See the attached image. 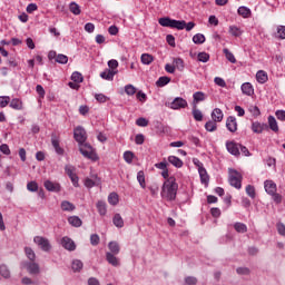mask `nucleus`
Instances as JSON below:
<instances>
[{
	"label": "nucleus",
	"instance_id": "1",
	"mask_svg": "<svg viewBox=\"0 0 285 285\" xmlns=\"http://www.w3.org/2000/svg\"><path fill=\"white\" fill-rule=\"evenodd\" d=\"M177 190H179L177 178H175V176H170L164 181L160 196L167 202H175V199H177Z\"/></svg>",
	"mask_w": 285,
	"mask_h": 285
},
{
	"label": "nucleus",
	"instance_id": "2",
	"mask_svg": "<svg viewBox=\"0 0 285 285\" xmlns=\"http://www.w3.org/2000/svg\"><path fill=\"white\" fill-rule=\"evenodd\" d=\"M158 23L163 26V28H176V30H184L186 28V21L173 20L170 18H160Z\"/></svg>",
	"mask_w": 285,
	"mask_h": 285
},
{
	"label": "nucleus",
	"instance_id": "3",
	"mask_svg": "<svg viewBox=\"0 0 285 285\" xmlns=\"http://www.w3.org/2000/svg\"><path fill=\"white\" fill-rule=\"evenodd\" d=\"M79 150L82 156H85L87 159H91V161H97L99 159V156H97V153L92 146L88 145L87 142L80 144Z\"/></svg>",
	"mask_w": 285,
	"mask_h": 285
},
{
	"label": "nucleus",
	"instance_id": "4",
	"mask_svg": "<svg viewBox=\"0 0 285 285\" xmlns=\"http://www.w3.org/2000/svg\"><path fill=\"white\" fill-rule=\"evenodd\" d=\"M229 184L237 190L242 188V174L239 171L232 169L229 171Z\"/></svg>",
	"mask_w": 285,
	"mask_h": 285
},
{
	"label": "nucleus",
	"instance_id": "5",
	"mask_svg": "<svg viewBox=\"0 0 285 285\" xmlns=\"http://www.w3.org/2000/svg\"><path fill=\"white\" fill-rule=\"evenodd\" d=\"M35 244L41 248L45 253H49V250L52 248V245H50V240L43 236H36L33 238Z\"/></svg>",
	"mask_w": 285,
	"mask_h": 285
},
{
	"label": "nucleus",
	"instance_id": "6",
	"mask_svg": "<svg viewBox=\"0 0 285 285\" xmlns=\"http://www.w3.org/2000/svg\"><path fill=\"white\" fill-rule=\"evenodd\" d=\"M73 138L76 139V141L81 145V144H86V139H88V135L86 134V129H83V127L78 126L75 128L73 130Z\"/></svg>",
	"mask_w": 285,
	"mask_h": 285
},
{
	"label": "nucleus",
	"instance_id": "7",
	"mask_svg": "<svg viewBox=\"0 0 285 285\" xmlns=\"http://www.w3.org/2000/svg\"><path fill=\"white\" fill-rule=\"evenodd\" d=\"M169 108H171V110H181V108H188V101L181 97H177L170 102Z\"/></svg>",
	"mask_w": 285,
	"mask_h": 285
},
{
	"label": "nucleus",
	"instance_id": "8",
	"mask_svg": "<svg viewBox=\"0 0 285 285\" xmlns=\"http://www.w3.org/2000/svg\"><path fill=\"white\" fill-rule=\"evenodd\" d=\"M239 148H240V144H237L233 140L232 141L230 140L226 141L227 153H229L230 155H234V157H239V155H240Z\"/></svg>",
	"mask_w": 285,
	"mask_h": 285
},
{
	"label": "nucleus",
	"instance_id": "9",
	"mask_svg": "<svg viewBox=\"0 0 285 285\" xmlns=\"http://www.w3.org/2000/svg\"><path fill=\"white\" fill-rule=\"evenodd\" d=\"M43 186L46 190H49V193H60L61 191V185L59 183H55L52 180H45Z\"/></svg>",
	"mask_w": 285,
	"mask_h": 285
},
{
	"label": "nucleus",
	"instance_id": "10",
	"mask_svg": "<svg viewBox=\"0 0 285 285\" xmlns=\"http://www.w3.org/2000/svg\"><path fill=\"white\" fill-rule=\"evenodd\" d=\"M61 246L65 247L66 250H76L77 249V245L75 244V240H72L68 236H65L61 238Z\"/></svg>",
	"mask_w": 285,
	"mask_h": 285
},
{
	"label": "nucleus",
	"instance_id": "11",
	"mask_svg": "<svg viewBox=\"0 0 285 285\" xmlns=\"http://www.w3.org/2000/svg\"><path fill=\"white\" fill-rule=\"evenodd\" d=\"M226 128L229 132H237V118H235V116L227 117Z\"/></svg>",
	"mask_w": 285,
	"mask_h": 285
},
{
	"label": "nucleus",
	"instance_id": "12",
	"mask_svg": "<svg viewBox=\"0 0 285 285\" xmlns=\"http://www.w3.org/2000/svg\"><path fill=\"white\" fill-rule=\"evenodd\" d=\"M101 184V178H98L97 175H92L91 178L85 179L86 188H94V186H99Z\"/></svg>",
	"mask_w": 285,
	"mask_h": 285
},
{
	"label": "nucleus",
	"instance_id": "13",
	"mask_svg": "<svg viewBox=\"0 0 285 285\" xmlns=\"http://www.w3.org/2000/svg\"><path fill=\"white\" fill-rule=\"evenodd\" d=\"M264 188L267 195H275V193H277V184L273 180H266L264 183Z\"/></svg>",
	"mask_w": 285,
	"mask_h": 285
},
{
	"label": "nucleus",
	"instance_id": "14",
	"mask_svg": "<svg viewBox=\"0 0 285 285\" xmlns=\"http://www.w3.org/2000/svg\"><path fill=\"white\" fill-rule=\"evenodd\" d=\"M240 90L243 95H246L247 97H253V95H255V88H253L250 82L243 83Z\"/></svg>",
	"mask_w": 285,
	"mask_h": 285
},
{
	"label": "nucleus",
	"instance_id": "15",
	"mask_svg": "<svg viewBox=\"0 0 285 285\" xmlns=\"http://www.w3.org/2000/svg\"><path fill=\"white\" fill-rule=\"evenodd\" d=\"M212 119L218 124L222 122L224 120V111H222L219 108H215L212 111Z\"/></svg>",
	"mask_w": 285,
	"mask_h": 285
},
{
	"label": "nucleus",
	"instance_id": "16",
	"mask_svg": "<svg viewBox=\"0 0 285 285\" xmlns=\"http://www.w3.org/2000/svg\"><path fill=\"white\" fill-rule=\"evenodd\" d=\"M167 161H169L171 166H175V168H181L184 166V160L177 156H169Z\"/></svg>",
	"mask_w": 285,
	"mask_h": 285
},
{
	"label": "nucleus",
	"instance_id": "17",
	"mask_svg": "<svg viewBox=\"0 0 285 285\" xmlns=\"http://www.w3.org/2000/svg\"><path fill=\"white\" fill-rule=\"evenodd\" d=\"M9 106L13 110H23V102L19 98H13L9 101Z\"/></svg>",
	"mask_w": 285,
	"mask_h": 285
},
{
	"label": "nucleus",
	"instance_id": "18",
	"mask_svg": "<svg viewBox=\"0 0 285 285\" xmlns=\"http://www.w3.org/2000/svg\"><path fill=\"white\" fill-rule=\"evenodd\" d=\"M115 75H117V72L110 70V69H106L105 71H102L100 73L101 79H105L106 81H112V79H115Z\"/></svg>",
	"mask_w": 285,
	"mask_h": 285
},
{
	"label": "nucleus",
	"instance_id": "19",
	"mask_svg": "<svg viewBox=\"0 0 285 285\" xmlns=\"http://www.w3.org/2000/svg\"><path fill=\"white\" fill-rule=\"evenodd\" d=\"M115 255L116 254L107 252L106 259H107L108 264H111V266H119V258H117Z\"/></svg>",
	"mask_w": 285,
	"mask_h": 285
},
{
	"label": "nucleus",
	"instance_id": "20",
	"mask_svg": "<svg viewBox=\"0 0 285 285\" xmlns=\"http://www.w3.org/2000/svg\"><path fill=\"white\" fill-rule=\"evenodd\" d=\"M108 248H109V253H111V255H119L121 247L119 246V243L117 242H110L108 244Z\"/></svg>",
	"mask_w": 285,
	"mask_h": 285
},
{
	"label": "nucleus",
	"instance_id": "21",
	"mask_svg": "<svg viewBox=\"0 0 285 285\" xmlns=\"http://www.w3.org/2000/svg\"><path fill=\"white\" fill-rule=\"evenodd\" d=\"M61 210H63L65 213H72V210H75V204L68 202V200H63L60 205Z\"/></svg>",
	"mask_w": 285,
	"mask_h": 285
},
{
	"label": "nucleus",
	"instance_id": "22",
	"mask_svg": "<svg viewBox=\"0 0 285 285\" xmlns=\"http://www.w3.org/2000/svg\"><path fill=\"white\" fill-rule=\"evenodd\" d=\"M96 208H97L99 215H101L102 217L106 215V213H108V207L106 205V202H104V200H99L96 205Z\"/></svg>",
	"mask_w": 285,
	"mask_h": 285
},
{
	"label": "nucleus",
	"instance_id": "23",
	"mask_svg": "<svg viewBox=\"0 0 285 285\" xmlns=\"http://www.w3.org/2000/svg\"><path fill=\"white\" fill-rule=\"evenodd\" d=\"M140 61L141 63H144V66H150V63L155 61V57H153V55L150 53H142L140 57Z\"/></svg>",
	"mask_w": 285,
	"mask_h": 285
},
{
	"label": "nucleus",
	"instance_id": "24",
	"mask_svg": "<svg viewBox=\"0 0 285 285\" xmlns=\"http://www.w3.org/2000/svg\"><path fill=\"white\" fill-rule=\"evenodd\" d=\"M256 81H258V83H266V81H268V73L264 70L257 71Z\"/></svg>",
	"mask_w": 285,
	"mask_h": 285
},
{
	"label": "nucleus",
	"instance_id": "25",
	"mask_svg": "<svg viewBox=\"0 0 285 285\" xmlns=\"http://www.w3.org/2000/svg\"><path fill=\"white\" fill-rule=\"evenodd\" d=\"M112 224L116 228H124V218L121 217V214L114 215Z\"/></svg>",
	"mask_w": 285,
	"mask_h": 285
},
{
	"label": "nucleus",
	"instance_id": "26",
	"mask_svg": "<svg viewBox=\"0 0 285 285\" xmlns=\"http://www.w3.org/2000/svg\"><path fill=\"white\" fill-rule=\"evenodd\" d=\"M32 263H29L27 268L30 275H39V264L35 263V261H31Z\"/></svg>",
	"mask_w": 285,
	"mask_h": 285
},
{
	"label": "nucleus",
	"instance_id": "27",
	"mask_svg": "<svg viewBox=\"0 0 285 285\" xmlns=\"http://www.w3.org/2000/svg\"><path fill=\"white\" fill-rule=\"evenodd\" d=\"M238 14H239V17H243V19H248V18H250L252 11L247 7H239Z\"/></svg>",
	"mask_w": 285,
	"mask_h": 285
},
{
	"label": "nucleus",
	"instance_id": "28",
	"mask_svg": "<svg viewBox=\"0 0 285 285\" xmlns=\"http://www.w3.org/2000/svg\"><path fill=\"white\" fill-rule=\"evenodd\" d=\"M51 144H52L57 155H63V148H61V146H59V139H57V137L52 136Z\"/></svg>",
	"mask_w": 285,
	"mask_h": 285
},
{
	"label": "nucleus",
	"instance_id": "29",
	"mask_svg": "<svg viewBox=\"0 0 285 285\" xmlns=\"http://www.w3.org/2000/svg\"><path fill=\"white\" fill-rule=\"evenodd\" d=\"M268 124H269V128H271V130H273V132H279V126L277 125V120L275 119V117L269 116Z\"/></svg>",
	"mask_w": 285,
	"mask_h": 285
},
{
	"label": "nucleus",
	"instance_id": "30",
	"mask_svg": "<svg viewBox=\"0 0 285 285\" xmlns=\"http://www.w3.org/2000/svg\"><path fill=\"white\" fill-rule=\"evenodd\" d=\"M194 104H199V101H206V94L203 91H196L193 95Z\"/></svg>",
	"mask_w": 285,
	"mask_h": 285
},
{
	"label": "nucleus",
	"instance_id": "31",
	"mask_svg": "<svg viewBox=\"0 0 285 285\" xmlns=\"http://www.w3.org/2000/svg\"><path fill=\"white\" fill-rule=\"evenodd\" d=\"M68 223L71 226H75L76 228H79L81 226V224H82L81 218H79V216H70L68 218Z\"/></svg>",
	"mask_w": 285,
	"mask_h": 285
},
{
	"label": "nucleus",
	"instance_id": "32",
	"mask_svg": "<svg viewBox=\"0 0 285 285\" xmlns=\"http://www.w3.org/2000/svg\"><path fill=\"white\" fill-rule=\"evenodd\" d=\"M199 176H200V181L202 184H208V173L206 171V168L199 167L198 169Z\"/></svg>",
	"mask_w": 285,
	"mask_h": 285
},
{
	"label": "nucleus",
	"instance_id": "33",
	"mask_svg": "<svg viewBox=\"0 0 285 285\" xmlns=\"http://www.w3.org/2000/svg\"><path fill=\"white\" fill-rule=\"evenodd\" d=\"M205 129L207 132H215L217 130V121L215 120H209L205 124Z\"/></svg>",
	"mask_w": 285,
	"mask_h": 285
},
{
	"label": "nucleus",
	"instance_id": "34",
	"mask_svg": "<svg viewBox=\"0 0 285 285\" xmlns=\"http://www.w3.org/2000/svg\"><path fill=\"white\" fill-rule=\"evenodd\" d=\"M69 10L72 14L79 16L81 14V7L77 2H71L69 4Z\"/></svg>",
	"mask_w": 285,
	"mask_h": 285
},
{
	"label": "nucleus",
	"instance_id": "35",
	"mask_svg": "<svg viewBox=\"0 0 285 285\" xmlns=\"http://www.w3.org/2000/svg\"><path fill=\"white\" fill-rule=\"evenodd\" d=\"M168 83H170V78L163 76L160 77L157 81H156V86L158 88H164V86H168Z\"/></svg>",
	"mask_w": 285,
	"mask_h": 285
},
{
	"label": "nucleus",
	"instance_id": "36",
	"mask_svg": "<svg viewBox=\"0 0 285 285\" xmlns=\"http://www.w3.org/2000/svg\"><path fill=\"white\" fill-rule=\"evenodd\" d=\"M108 203L111 206H117V204H119V195L117 193H111L108 196Z\"/></svg>",
	"mask_w": 285,
	"mask_h": 285
},
{
	"label": "nucleus",
	"instance_id": "37",
	"mask_svg": "<svg viewBox=\"0 0 285 285\" xmlns=\"http://www.w3.org/2000/svg\"><path fill=\"white\" fill-rule=\"evenodd\" d=\"M234 228H235L236 233H247L248 232V227L244 223L234 224Z\"/></svg>",
	"mask_w": 285,
	"mask_h": 285
},
{
	"label": "nucleus",
	"instance_id": "38",
	"mask_svg": "<svg viewBox=\"0 0 285 285\" xmlns=\"http://www.w3.org/2000/svg\"><path fill=\"white\" fill-rule=\"evenodd\" d=\"M137 181L142 188H146V175L144 174V170L137 173Z\"/></svg>",
	"mask_w": 285,
	"mask_h": 285
},
{
	"label": "nucleus",
	"instance_id": "39",
	"mask_svg": "<svg viewBox=\"0 0 285 285\" xmlns=\"http://www.w3.org/2000/svg\"><path fill=\"white\" fill-rule=\"evenodd\" d=\"M71 268L75 273H79L83 268V263L80 259H76L72 262Z\"/></svg>",
	"mask_w": 285,
	"mask_h": 285
},
{
	"label": "nucleus",
	"instance_id": "40",
	"mask_svg": "<svg viewBox=\"0 0 285 285\" xmlns=\"http://www.w3.org/2000/svg\"><path fill=\"white\" fill-rule=\"evenodd\" d=\"M223 52L227 61H229L230 63H237V59H235V55H233V52H230L228 49H224Z\"/></svg>",
	"mask_w": 285,
	"mask_h": 285
},
{
	"label": "nucleus",
	"instance_id": "41",
	"mask_svg": "<svg viewBox=\"0 0 285 285\" xmlns=\"http://www.w3.org/2000/svg\"><path fill=\"white\" fill-rule=\"evenodd\" d=\"M0 275L4 277V279L10 278V269L7 265H0Z\"/></svg>",
	"mask_w": 285,
	"mask_h": 285
},
{
	"label": "nucleus",
	"instance_id": "42",
	"mask_svg": "<svg viewBox=\"0 0 285 285\" xmlns=\"http://www.w3.org/2000/svg\"><path fill=\"white\" fill-rule=\"evenodd\" d=\"M229 35H232V37H242V29H239L237 26H230Z\"/></svg>",
	"mask_w": 285,
	"mask_h": 285
},
{
	"label": "nucleus",
	"instance_id": "43",
	"mask_svg": "<svg viewBox=\"0 0 285 285\" xmlns=\"http://www.w3.org/2000/svg\"><path fill=\"white\" fill-rule=\"evenodd\" d=\"M252 130H253V132H256L257 135H259V134L264 132V126H262V124H259L257 121L253 122Z\"/></svg>",
	"mask_w": 285,
	"mask_h": 285
},
{
	"label": "nucleus",
	"instance_id": "44",
	"mask_svg": "<svg viewBox=\"0 0 285 285\" xmlns=\"http://www.w3.org/2000/svg\"><path fill=\"white\" fill-rule=\"evenodd\" d=\"M193 117L195 121H203L204 120V114H202V110L194 108L193 109Z\"/></svg>",
	"mask_w": 285,
	"mask_h": 285
},
{
	"label": "nucleus",
	"instance_id": "45",
	"mask_svg": "<svg viewBox=\"0 0 285 285\" xmlns=\"http://www.w3.org/2000/svg\"><path fill=\"white\" fill-rule=\"evenodd\" d=\"M193 41H194V43L202 45V43H205L206 37L204 35H202V33H196L193 37Z\"/></svg>",
	"mask_w": 285,
	"mask_h": 285
},
{
	"label": "nucleus",
	"instance_id": "46",
	"mask_svg": "<svg viewBox=\"0 0 285 285\" xmlns=\"http://www.w3.org/2000/svg\"><path fill=\"white\" fill-rule=\"evenodd\" d=\"M24 253L28 259H30V262H35V259H37V255L35 254V250H32L30 247H26Z\"/></svg>",
	"mask_w": 285,
	"mask_h": 285
},
{
	"label": "nucleus",
	"instance_id": "47",
	"mask_svg": "<svg viewBox=\"0 0 285 285\" xmlns=\"http://www.w3.org/2000/svg\"><path fill=\"white\" fill-rule=\"evenodd\" d=\"M27 190L30 193H37V190H39V184H37V181H29L27 184Z\"/></svg>",
	"mask_w": 285,
	"mask_h": 285
},
{
	"label": "nucleus",
	"instance_id": "48",
	"mask_svg": "<svg viewBox=\"0 0 285 285\" xmlns=\"http://www.w3.org/2000/svg\"><path fill=\"white\" fill-rule=\"evenodd\" d=\"M210 60V55L207 52H199L198 53V61H202V63H207V61Z\"/></svg>",
	"mask_w": 285,
	"mask_h": 285
},
{
	"label": "nucleus",
	"instance_id": "49",
	"mask_svg": "<svg viewBox=\"0 0 285 285\" xmlns=\"http://www.w3.org/2000/svg\"><path fill=\"white\" fill-rule=\"evenodd\" d=\"M155 168H157L158 170H166L168 168V161L166 160V158H164L160 163H156Z\"/></svg>",
	"mask_w": 285,
	"mask_h": 285
},
{
	"label": "nucleus",
	"instance_id": "50",
	"mask_svg": "<svg viewBox=\"0 0 285 285\" xmlns=\"http://www.w3.org/2000/svg\"><path fill=\"white\" fill-rule=\"evenodd\" d=\"M71 79H72V81H75V83H81V81H83V76L81 73H79L78 71H75L71 75Z\"/></svg>",
	"mask_w": 285,
	"mask_h": 285
},
{
	"label": "nucleus",
	"instance_id": "51",
	"mask_svg": "<svg viewBox=\"0 0 285 285\" xmlns=\"http://www.w3.org/2000/svg\"><path fill=\"white\" fill-rule=\"evenodd\" d=\"M124 159L127 164H130L135 159V154L132 151H125Z\"/></svg>",
	"mask_w": 285,
	"mask_h": 285
},
{
	"label": "nucleus",
	"instance_id": "52",
	"mask_svg": "<svg viewBox=\"0 0 285 285\" xmlns=\"http://www.w3.org/2000/svg\"><path fill=\"white\" fill-rule=\"evenodd\" d=\"M10 104V96H0V108H6Z\"/></svg>",
	"mask_w": 285,
	"mask_h": 285
},
{
	"label": "nucleus",
	"instance_id": "53",
	"mask_svg": "<svg viewBox=\"0 0 285 285\" xmlns=\"http://www.w3.org/2000/svg\"><path fill=\"white\" fill-rule=\"evenodd\" d=\"M174 67L177 68V70H184V60L181 58L174 59Z\"/></svg>",
	"mask_w": 285,
	"mask_h": 285
},
{
	"label": "nucleus",
	"instance_id": "54",
	"mask_svg": "<svg viewBox=\"0 0 285 285\" xmlns=\"http://www.w3.org/2000/svg\"><path fill=\"white\" fill-rule=\"evenodd\" d=\"M246 194L248 195V197H250L252 199H255V187L252 185H247L246 186Z\"/></svg>",
	"mask_w": 285,
	"mask_h": 285
},
{
	"label": "nucleus",
	"instance_id": "55",
	"mask_svg": "<svg viewBox=\"0 0 285 285\" xmlns=\"http://www.w3.org/2000/svg\"><path fill=\"white\" fill-rule=\"evenodd\" d=\"M56 61L57 63H68V56L63 55V53H59L57 57H56Z\"/></svg>",
	"mask_w": 285,
	"mask_h": 285
},
{
	"label": "nucleus",
	"instance_id": "56",
	"mask_svg": "<svg viewBox=\"0 0 285 285\" xmlns=\"http://www.w3.org/2000/svg\"><path fill=\"white\" fill-rule=\"evenodd\" d=\"M125 92L126 95L132 96L137 92V88H135L132 85H127L125 86Z\"/></svg>",
	"mask_w": 285,
	"mask_h": 285
},
{
	"label": "nucleus",
	"instance_id": "57",
	"mask_svg": "<svg viewBox=\"0 0 285 285\" xmlns=\"http://www.w3.org/2000/svg\"><path fill=\"white\" fill-rule=\"evenodd\" d=\"M99 242H100L99 235L94 234L90 236L91 246H99Z\"/></svg>",
	"mask_w": 285,
	"mask_h": 285
},
{
	"label": "nucleus",
	"instance_id": "58",
	"mask_svg": "<svg viewBox=\"0 0 285 285\" xmlns=\"http://www.w3.org/2000/svg\"><path fill=\"white\" fill-rule=\"evenodd\" d=\"M277 38L285 39V26L277 27Z\"/></svg>",
	"mask_w": 285,
	"mask_h": 285
},
{
	"label": "nucleus",
	"instance_id": "59",
	"mask_svg": "<svg viewBox=\"0 0 285 285\" xmlns=\"http://www.w3.org/2000/svg\"><path fill=\"white\" fill-rule=\"evenodd\" d=\"M66 174L68 175V177H72L73 175H76L75 173V167L72 165H67L65 167Z\"/></svg>",
	"mask_w": 285,
	"mask_h": 285
},
{
	"label": "nucleus",
	"instance_id": "60",
	"mask_svg": "<svg viewBox=\"0 0 285 285\" xmlns=\"http://www.w3.org/2000/svg\"><path fill=\"white\" fill-rule=\"evenodd\" d=\"M136 126H139L140 128H146V126H148V120L146 118H138L136 120Z\"/></svg>",
	"mask_w": 285,
	"mask_h": 285
},
{
	"label": "nucleus",
	"instance_id": "61",
	"mask_svg": "<svg viewBox=\"0 0 285 285\" xmlns=\"http://www.w3.org/2000/svg\"><path fill=\"white\" fill-rule=\"evenodd\" d=\"M214 83H216V86H219L220 88H226V80L220 77H216L214 79Z\"/></svg>",
	"mask_w": 285,
	"mask_h": 285
},
{
	"label": "nucleus",
	"instance_id": "62",
	"mask_svg": "<svg viewBox=\"0 0 285 285\" xmlns=\"http://www.w3.org/2000/svg\"><path fill=\"white\" fill-rule=\"evenodd\" d=\"M249 112L253 115V117H259V115L262 114L259 111V107H257V106H250Z\"/></svg>",
	"mask_w": 285,
	"mask_h": 285
},
{
	"label": "nucleus",
	"instance_id": "63",
	"mask_svg": "<svg viewBox=\"0 0 285 285\" xmlns=\"http://www.w3.org/2000/svg\"><path fill=\"white\" fill-rule=\"evenodd\" d=\"M0 151L2 153V155H10V146H8V144H2L0 146Z\"/></svg>",
	"mask_w": 285,
	"mask_h": 285
},
{
	"label": "nucleus",
	"instance_id": "64",
	"mask_svg": "<svg viewBox=\"0 0 285 285\" xmlns=\"http://www.w3.org/2000/svg\"><path fill=\"white\" fill-rule=\"evenodd\" d=\"M185 283H186L187 285H196V284H197V278L194 277V276H187V277L185 278Z\"/></svg>",
	"mask_w": 285,
	"mask_h": 285
}]
</instances>
